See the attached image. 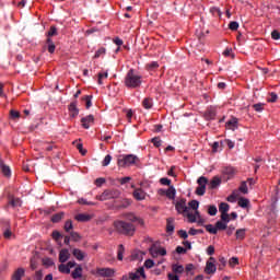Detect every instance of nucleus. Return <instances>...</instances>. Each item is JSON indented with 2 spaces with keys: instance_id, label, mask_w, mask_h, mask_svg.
<instances>
[{
  "instance_id": "nucleus-2",
  "label": "nucleus",
  "mask_w": 280,
  "mask_h": 280,
  "mask_svg": "<svg viewBox=\"0 0 280 280\" xmlns=\"http://www.w3.org/2000/svg\"><path fill=\"white\" fill-rule=\"evenodd\" d=\"M114 228L121 235L132 236V235H135V232L137 231V228L132 223L126 222V221H115Z\"/></svg>"
},
{
  "instance_id": "nucleus-52",
  "label": "nucleus",
  "mask_w": 280,
  "mask_h": 280,
  "mask_svg": "<svg viewBox=\"0 0 280 280\" xmlns=\"http://www.w3.org/2000/svg\"><path fill=\"white\" fill-rule=\"evenodd\" d=\"M238 190L242 192V194H248V186L246 185V182H242Z\"/></svg>"
},
{
  "instance_id": "nucleus-3",
  "label": "nucleus",
  "mask_w": 280,
  "mask_h": 280,
  "mask_svg": "<svg viewBox=\"0 0 280 280\" xmlns=\"http://www.w3.org/2000/svg\"><path fill=\"white\" fill-rule=\"evenodd\" d=\"M139 161V158L135 154L119 155L117 160L118 167H130Z\"/></svg>"
},
{
  "instance_id": "nucleus-21",
  "label": "nucleus",
  "mask_w": 280,
  "mask_h": 280,
  "mask_svg": "<svg viewBox=\"0 0 280 280\" xmlns=\"http://www.w3.org/2000/svg\"><path fill=\"white\" fill-rule=\"evenodd\" d=\"M82 266L78 265L75 269L71 272L72 279H82Z\"/></svg>"
},
{
  "instance_id": "nucleus-12",
  "label": "nucleus",
  "mask_w": 280,
  "mask_h": 280,
  "mask_svg": "<svg viewBox=\"0 0 280 280\" xmlns=\"http://www.w3.org/2000/svg\"><path fill=\"white\" fill-rule=\"evenodd\" d=\"M215 258L210 257V261L207 262L205 272L206 275H215Z\"/></svg>"
},
{
  "instance_id": "nucleus-53",
  "label": "nucleus",
  "mask_w": 280,
  "mask_h": 280,
  "mask_svg": "<svg viewBox=\"0 0 280 280\" xmlns=\"http://www.w3.org/2000/svg\"><path fill=\"white\" fill-rule=\"evenodd\" d=\"M106 78H108V72H100L98 73V84H104L103 80H106Z\"/></svg>"
},
{
  "instance_id": "nucleus-58",
  "label": "nucleus",
  "mask_w": 280,
  "mask_h": 280,
  "mask_svg": "<svg viewBox=\"0 0 280 280\" xmlns=\"http://www.w3.org/2000/svg\"><path fill=\"white\" fill-rule=\"evenodd\" d=\"M221 220L222 222H225V224H229L231 222V219L229 218V212L221 213Z\"/></svg>"
},
{
  "instance_id": "nucleus-8",
  "label": "nucleus",
  "mask_w": 280,
  "mask_h": 280,
  "mask_svg": "<svg viewBox=\"0 0 280 280\" xmlns=\"http://www.w3.org/2000/svg\"><path fill=\"white\" fill-rule=\"evenodd\" d=\"M175 209H176L177 213H183V215H185L189 211L190 208L187 207V200L182 199L176 202Z\"/></svg>"
},
{
  "instance_id": "nucleus-15",
  "label": "nucleus",
  "mask_w": 280,
  "mask_h": 280,
  "mask_svg": "<svg viewBox=\"0 0 280 280\" xmlns=\"http://www.w3.org/2000/svg\"><path fill=\"white\" fill-rule=\"evenodd\" d=\"M93 121H95V117H93V115H89L81 119L82 127L85 128V130H89L91 128Z\"/></svg>"
},
{
  "instance_id": "nucleus-23",
  "label": "nucleus",
  "mask_w": 280,
  "mask_h": 280,
  "mask_svg": "<svg viewBox=\"0 0 280 280\" xmlns=\"http://www.w3.org/2000/svg\"><path fill=\"white\" fill-rule=\"evenodd\" d=\"M142 106H143V108H145V110H150V108H152V106H154V101L150 97H145L142 101Z\"/></svg>"
},
{
  "instance_id": "nucleus-62",
  "label": "nucleus",
  "mask_w": 280,
  "mask_h": 280,
  "mask_svg": "<svg viewBox=\"0 0 280 280\" xmlns=\"http://www.w3.org/2000/svg\"><path fill=\"white\" fill-rule=\"evenodd\" d=\"M144 267H147L148 269L154 268V260H152V259H147V260L144 261Z\"/></svg>"
},
{
  "instance_id": "nucleus-7",
  "label": "nucleus",
  "mask_w": 280,
  "mask_h": 280,
  "mask_svg": "<svg viewBox=\"0 0 280 280\" xmlns=\"http://www.w3.org/2000/svg\"><path fill=\"white\" fill-rule=\"evenodd\" d=\"M149 253L151 257H154V258L159 257V255H161L162 257H165V255H167V249H165L164 247L152 245L149 249Z\"/></svg>"
},
{
  "instance_id": "nucleus-22",
  "label": "nucleus",
  "mask_w": 280,
  "mask_h": 280,
  "mask_svg": "<svg viewBox=\"0 0 280 280\" xmlns=\"http://www.w3.org/2000/svg\"><path fill=\"white\" fill-rule=\"evenodd\" d=\"M174 229H175L174 218H168L166 220V233H170V234L174 233Z\"/></svg>"
},
{
  "instance_id": "nucleus-55",
  "label": "nucleus",
  "mask_w": 280,
  "mask_h": 280,
  "mask_svg": "<svg viewBox=\"0 0 280 280\" xmlns=\"http://www.w3.org/2000/svg\"><path fill=\"white\" fill-rule=\"evenodd\" d=\"M104 183H106V178L98 177L95 179L94 185H96V187H102L104 185Z\"/></svg>"
},
{
  "instance_id": "nucleus-26",
  "label": "nucleus",
  "mask_w": 280,
  "mask_h": 280,
  "mask_svg": "<svg viewBox=\"0 0 280 280\" xmlns=\"http://www.w3.org/2000/svg\"><path fill=\"white\" fill-rule=\"evenodd\" d=\"M130 205H132L130 199H122L120 200V205L116 206V209H128Z\"/></svg>"
},
{
  "instance_id": "nucleus-10",
  "label": "nucleus",
  "mask_w": 280,
  "mask_h": 280,
  "mask_svg": "<svg viewBox=\"0 0 280 280\" xmlns=\"http://www.w3.org/2000/svg\"><path fill=\"white\" fill-rule=\"evenodd\" d=\"M124 218L128 220V222H137V224H139L140 226H144L145 222L143 221V219L137 217L135 213L129 212L124 214Z\"/></svg>"
},
{
  "instance_id": "nucleus-64",
  "label": "nucleus",
  "mask_w": 280,
  "mask_h": 280,
  "mask_svg": "<svg viewBox=\"0 0 280 280\" xmlns=\"http://www.w3.org/2000/svg\"><path fill=\"white\" fill-rule=\"evenodd\" d=\"M167 279L168 280H180V278L178 277V273H168L167 275Z\"/></svg>"
},
{
  "instance_id": "nucleus-18",
  "label": "nucleus",
  "mask_w": 280,
  "mask_h": 280,
  "mask_svg": "<svg viewBox=\"0 0 280 280\" xmlns=\"http://www.w3.org/2000/svg\"><path fill=\"white\" fill-rule=\"evenodd\" d=\"M72 255H73V257H75V259H77L78 261H84V257H86V253L82 252V250L79 249V248H74V249L72 250Z\"/></svg>"
},
{
  "instance_id": "nucleus-61",
  "label": "nucleus",
  "mask_w": 280,
  "mask_h": 280,
  "mask_svg": "<svg viewBox=\"0 0 280 280\" xmlns=\"http://www.w3.org/2000/svg\"><path fill=\"white\" fill-rule=\"evenodd\" d=\"M228 202H235V200H237V194L236 192H232L228 198H226Z\"/></svg>"
},
{
  "instance_id": "nucleus-43",
  "label": "nucleus",
  "mask_w": 280,
  "mask_h": 280,
  "mask_svg": "<svg viewBox=\"0 0 280 280\" xmlns=\"http://www.w3.org/2000/svg\"><path fill=\"white\" fill-rule=\"evenodd\" d=\"M151 143H153L155 148H161L163 141L161 140V138L155 137V138H152Z\"/></svg>"
},
{
  "instance_id": "nucleus-14",
  "label": "nucleus",
  "mask_w": 280,
  "mask_h": 280,
  "mask_svg": "<svg viewBox=\"0 0 280 280\" xmlns=\"http://www.w3.org/2000/svg\"><path fill=\"white\" fill-rule=\"evenodd\" d=\"M0 170L5 178H10L12 176V170L10 166L5 165V162H3L2 159H0Z\"/></svg>"
},
{
  "instance_id": "nucleus-56",
  "label": "nucleus",
  "mask_w": 280,
  "mask_h": 280,
  "mask_svg": "<svg viewBox=\"0 0 280 280\" xmlns=\"http://www.w3.org/2000/svg\"><path fill=\"white\" fill-rule=\"evenodd\" d=\"M223 56H225V58H229V56H231L232 58H235V55H233V48H226L223 51Z\"/></svg>"
},
{
  "instance_id": "nucleus-33",
  "label": "nucleus",
  "mask_w": 280,
  "mask_h": 280,
  "mask_svg": "<svg viewBox=\"0 0 280 280\" xmlns=\"http://www.w3.org/2000/svg\"><path fill=\"white\" fill-rule=\"evenodd\" d=\"M73 145H75L77 150H79L80 154H82V156L86 155V150L83 148L82 143L74 141Z\"/></svg>"
},
{
  "instance_id": "nucleus-40",
  "label": "nucleus",
  "mask_w": 280,
  "mask_h": 280,
  "mask_svg": "<svg viewBox=\"0 0 280 280\" xmlns=\"http://www.w3.org/2000/svg\"><path fill=\"white\" fill-rule=\"evenodd\" d=\"M93 96L92 95H86L84 97V101H85V108H91V106H93Z\"/></svg>"
},
{
  "instance_id": "nucleus-31",
  "label": "nucleus",
  "mask_w": 280,
  "mask_h": 280,
  "mask_svg": "<svg viewBox=\"0 0 280 280\" xmlns=\"http://www.w3.org/2000/svg\"><path fill=\"white\" fill-rule=\"evenodd\" d=\"M230 209H231V206H229V203H226V202H221L219 205V211H220L221 214L222 213H229Z\"/></svg>"
},
{
  "instance_id": "nucleus-54",
  "label": "nucleus",
  "mask_w": 280,
  "mask_h": 280,
  "mask_svg": "<svg viewBox=\"0 0 280 280\" xmlns=\"http://www.w3.org/2000/svg\"><path fill=\"white\" fill-rule=\"evenodd\" d=\"M229 27H230V30H232V32H237V30L240 27V23H237L235 21L230 22Z\"/></svg>"
},
{
  "instance_id": "nucleus-48",
  "label": "nucleus",
  "mask_w": 280,
  "mask_h": 280,
  "mask_svg": "<svg viewBox=\"0 0 280 280\" xmlns=\"http://www.w3.org/2000/svg\"><path fill=\"white\" fill-rule=\"evenodd\" d=\"M47 36L48 37L58 36V28H56V26H50V30L48 31Z\"/></svg>"
},
{
  "instance_id": "nucleus-46",
  "label": "nucleus",
  "mask_w": 280,
  "mask_h": 280,
  "mask_svg": "<svg viewBox=\"0 0 280 280\" xmlns=\"http://www.w3.org/2000/svg\"><path fill=\"white\" fill-rule=\"evenodd\" d=\"M208 213H209V215H218V207L209 206L208 207Z\"/></svg>"
},
{
  "instance_id": "nucleus-36",
  "label": "nucleus",
  "mask_w": 280,
  "mask_h": 280,
  "mask_svg": "<svg viewBox=\"0 0 280 280\" xmlns=\"http://www.w3.org/2000/svg\"><path fill=\"white\" fill-rule=\"evenodd\" d=\"M226 224H228V223H225V222L218 221V222L215 223L217 232H218V231H226V229H228V225H226Z\"/></svg>"
},
{
  "instance_id": "nucleus-34",
  "label": "nucleus",
  "mask_w": 280,
  "mask_h": 280,
  "mask_svg": "<svg viewBox=\"0 0 280 280\" xmlns=\"http://www.w3.org/2000/svg\"><path fill=\"white\" fill-rule=\"evenodd\" d=\"M63 229L66 233H71V231H73V221L71 220L66 221Z\"/></svg>"
},
{
  "instance_id": "nucleus-42",
  "label": "nucleus",
  "mask_w": 280,
  "mask_h": 280,
  "mask_svg": "<svg viewBox=\"0 0 280 280\" xmlns=\"http://www.w3.org/2000/svg\"><path fill=\"white\" fill-rule=\"evenodd\" d=\"M184 215H186V218L188 219V222H190V224H194V222H197V219L194 213L188 211Z\"/></svg>"
},
{
  "instance_id": "nucleus-19",
  "label": "nucleus",
  "mask_w": 280,
  "mask_h": 280,
  "mask_svg": "<svg viewBox=\"0 0 280 280\" xmlns=\"http://www.w3.org/2000/svg\"><path fill=\"white\" fill-rule=\"evenodd\" d=\"M92 218L91 214L79 213L74 217V220H77V222H89Z\"/></svg>"
},
{
  "instance_id": "nucleus-24",
  "label": "nucleus",
  "mask_w": 280,
  "mask_h": 280,
  "mask_svg": "<svg viewBox=\"0 0 280 280\" xmlns=\"http://www.w3.org/2000/svg\"><path fill=\"white\" fill-rule=\"evenodd\" d=\"M221 183H222V179H220V177L218 176L213 177L209 183V189H215V187H219Z\"/></svg>"
},
{
  "instance_id": "nucleus-35",
  "label": "nucleus",
  "mask_w": 280,
  "mask_h": 280,
  "mask_svg": "<svg viewBox=\"0 0 280 280\" xmlns=\"http://www.w3.org/2000/svg\"><path fill=\"white\" fill-rule=\"evenodd\" d=\"M236 240H244L246 237V230L245 229H240L235 233Z\"/></svg>"
},
{
  "instance_id": "nucleus-37",
  "label": "nucleus",
  "mask_w": 280,
  "mask_h": 280,
  "mask_svg": "<svg viewBox=\"0 0 280 280\" xmlns=\"http://www.w3.org/2000/svg\"><path fill=\"white\" fill-rule=\"evenodd\" d=\"M70 240H72V242H80V240H82V236H80V234L78 232H70Z\"/></svg>"
},
{
  "instance_id": "nucleus-16",
  "label": "nucleus",
  "mask_w": 280,
  "mask_h": 280,
  "mask_svg": "<svg viewBox=\"0 0 280 280\" xmlns=\"http://www.w3.org/2000/svg\"><path fill=\"white\" fill-rule=\"evenodd\" d=\"M132 196L136 200H145L147 194L141 188H135Z\"/></svg>"
},
{
  "instance_id": "nucleus-63",
  "label": "nucleus",
  "mask_w": 280,
  "mask_h": 280,
  "mask_svg": "<svg viewBox=\"0 0 280 280\" xmlns=\"http://www.w3.org/2000/svg\"><path fill=\"white\" fill-rule=\"evenodd\" d=\"M271 38H272L273 40H279V38H280V33H279V31L275 30V31L271 33Z\"/></svg>"
},
{
  "instance_id": "nucleus-38",
  "label": "nucleus",
  "mask_w": 280,
  "mask_h": 280,
  "mask_svg": "<svg viewBox=\"0 0 280 280\" xmlns=\"http://www.w3.org/2000/svg\"><path fill=\"white\" fill-rule=\"evenodd\" d=\"M125 248L122 245L118 246V254H117V259L118 261H122L124 260V253H125Z\"/></svg>"
},
{
  "instance_id": "nucleus-49",
  "label": "nucleus",
  "mask_w": 280,
  "mask_h": 280,
  "mask_svg": "<svg viewBox=\"0 0 280 280\" xmlns=\"http://www.w3.org/2000/svg\"><path fill=\"white\" fill-rule=\"evenodd\" d=\"M277 100H279V96L277 95V93L271 92V93L269 94V97L267 98V102L275 103V102H277Z\"/></svg>"
},
{
  "instance_id": "nucleus-59",
  "label": "nucleus",
  "mask_w": 280,
  "mask_h": 280,
  "mask_svg": "<svg viewBox=\"0 0 280 280\" xmlns=\"http://www.w3.org/2000/svg\"><path fill=\"white\" fill-rule=\"evenodd\" d=\"M10 116H11V119H19V117H21V113L16 112L14 109H11Z\"/></svg>"
},
{
  "instance_id": "nucleus-32",
  "label": "nucleus",
  "mask_w": 280,
  "mask_h": 280,
  "mask_svg": "<svg viewBox=\"0 0 280 280\" xmlns=\"http://www.w3.org/2000/svg\"><path fill=\"white\" fill-rule=\"evenodd\" d=\"M206 231L211 235H218V228L213 226V224H208L205 226Z\"/></svg>"
},
{
  "instance_id": "nucleus-50",
  "label": "nucleus",
  "mask_w": 280,
  "mask_h": 280,
  "mask_svg": "<svg viewBox=\"0 0 280 280\" xmlns=\"http://www.w3.org/2000/svg\"><path fill=\"white\" fill-rule=\"evenodd\" d=\"M161 185H166L167 187H172V179L167 178V177H162L160 179Z\"/></svg>"
},
{
  "instance_id": "nucleus-47",
  "label": "nucleus",
  "mask_w": 280,
  "mask_h": 280,
  "mask_svg": "<svg viewBox=\"0 0 280 280\" xmlns=\"http://www.w3.org/2000/svg\"><path fill=\"white\" fill-rule=\"evenodd\" d=\"M147 69H149V71H154V69H159V62L152 61V62L148 63Z\"/></svg>"
},
{
  "instance_id": "nucleus-44",
  "label": "nucleus",
  "mask_w": 280,
  "mask_h": 280,
  "mask_svg": "<svg viewBox=\"0 0 280 280\" xmlns=\"http://www.w3.org/2000/svg\"><path fill=\"white\" fill-rule=\"evenodd\" d=\"M188 206L194 211H197L198 207H200V202H198V200H191V201H189Z\"/></svg>"
},
{
  "instance_id": "nucleus-6",
  "label": "nucleus",
  "mask_w": 280,
  "mask_h": 280,
  "mask_svg": "<svg viewBox=\"0 0 280 280\" xmlns=\"http://www.w3.org/2000/svg\"><path fill=\"white\" fill-rule=\"evenodd\" d=\"M75 266H78V264L75 261H68L66 265H65V262H61L58 266V270L62 275H71V268H75Z\"/></svg>"
},
{
  "instance_id": "nucleus-45",
  "label": "nucleus",
  "mask_w": 280,
  "mask_h": 280,
  "mask_svg": "<svg viewBox=\"0 0 280 280\" xmlns=\"http://www.w3.org/2000/svg\"><path fill=\"white\" fill-rule=\"evenodd\" d=\"M105 54H106V48L101 47V48H98L97 51L95 52L94 58L97 59V58H100L101 56H104Z\"/></svg>"
},
{
  "instance_id": "nucleus-28",
  "label": "nucleus",
  "mask_w": 280,
  "mask_h": 280,
  "mask_svg": "<svg viewBox=\"0 0 280 280\" xmlns=\"http://www.w3.org/2000/svg\"><path fill=\"white\" fill-rule=\"evenodd\" d=\"M250 205V201L247 198L241 197L238 199V207L242 209H247V207Z\"/></svg>"
},
{
  "instance_id": "nucleus-17",
  "label": "nucleus",
  "mask_w": 280,
  "mask_h": 280,
  "mask_svg": "<svg viewBox=\"0 0 280 280\" xmlns=\"http://www.w3.org/2000/svg\"><path fill=\"white\" fill-rule=\"evenodd\" d=\"M23 277H25V269L22 268V267H20V268H18V269L13 272L11 279H12V280H21V279H23Z\"/></svg>"
},
{
  "instance_id": "nucleus-39",
  "label": "nucleus",
  "mask_w": 280,
  "mask_h": 280,
  "mask_svg": "<svg viewBox=\"0 0 280 280\" xmlns=\"http://www.w3.org/2000/svg\"><path fill=\"white\" fill-rule=\"evenodd\" d=\"M112 161H113V156L110 154H107L102 162L103 167H108Z\"/></svg>"
},
{
  "instance_id": "nucleus-9",
  "label": "nucleus",
  "mask_w": 280,
  "mask_h": 280,
  "mask_svg": "<svg viewBox=\"0 0 280 280\" xmlns=\"http://www.w3.org/2000/svg\"><path fill=\"white\" fill-rule=\"evenodd\" d=\"M97 277L110 278L115 277V269L110 268H98L96 269Z\"/></svg>"
},
{
  "instance_id": "nucleus-11",
  "label": "nucleus",
  "mask_w": 280,
  "mask_h": 280,
  "mask_svg": "<svg viewBox=\"0 0 280 280\" xmlns=\"http://www.w3.org/2000/svg\"><path fill=\"white\" fill-rule=\"evenodd\" d=\"M223 178L231 180L235 176V168L233 166H225L222 168Z\"/></svg>"
},
{
  "instance_id": "nucleus-5",
  "label": "nucleus",
  "mask_w": 280,
  "mask_h": 280,
  "mask_svg": "<svg viewBox=\"0 0 280 280\" xmlns=\"http://www.w3.org/2000/svg\"><path fill=\"white\" fill-rule=\"evenodd\" d=\"M197 183L199 186L196 188L195 194L197 196H205L207 192V185L209 184V179L205 176H201L198 178Z\"/></svg>"
},
{
  "instance_id": "nucleus-41",
  "label": "nucleus",
  "mask_w": 280,
  "mask_h": 280,
  "mask_svg": "<svg viewBox=\"0 0 280 280\" xmlns=\"http://www.w3.org/2000/svg\"><path fill=\"white\" fill-rule=\"evenodd\" d=\"M9 205H11V207H21V199L11 198L10 201H9Z\"/></svg>"
},
{
  "instance_id": "nucleus-1",
  "label": "nucleus",
  "mask_w": 280,
  "mask_h": 280,
  "mask_svg": "<svg viewBox=\"0 0 280 280\" xmlns=\"http://www.w3.org/2000/svg\"><path fill=\"white\" fill-rule=\"evenodd\" d=\"M124 82L127 89H139L143 83V77L137 73V70L130 69L128 70Z\"/></svg>"
},
{
  "instance_id": "nucleus-13",
  "label": "nucleus",
  "mask_w": 280,
  "mask_h": 280,
  "mask_svg": "<svg viewBox=\"0 0 280 280\" xmlns=\"http://www.w3.org/2000/svg\"><path fill=\"white\" fill-rule=\"evenodd\" d=\"M69 259H71V253H69V249L62 248L59 252V261H60V264H67V261H69Z\"/></svg>"
},
{
  "instance_id": "nucleus-60",
  "label": "nucleus",
  "mask_w": 280,
  "mask_h": 280,
  "mask_svg": "<svg viewBox=\"0 0 280 280\" xmlns=\"http://www.w3.org/2000/svg\"><path fill=\"white\" fill-rule=\"evenodd\" d=\"M177 235H179V237H182V240H187V237H189V234H187V231H185V230H179L177 232Z\"/></svg>"
},
{
  "instance_id": "nucleus-20",
  "label": "nucleus",
  "mask_w": 280,
  "mask_h": 280,
  "mask_svg": "<svg viewBox=\"0 0 280 280\" xmlns=\"http://www.w3.org/2000/svg\"><path fill=\"white\" fill-rule=\"evenodd\" d=\"M69 112H70L71 117H78V115L80 114V110L78 109V103L72 102L69 105Z\"/></svg>"
},
{
  "instance_id": "nucleus-25",
  "label": "nucleus",
  "mask_w": 280,
  "mask_h": 280,
  "mask_svg": "<svg viewBox=\"0 0 280 280\" xmlns=\"http://www.w3.org/2000/svg\"><path fill=\"white\" fill-rule=\"evenodd\" d=\"M172 271L175 275H183L185 272V267H183V265L175 264L172 266Z\"/></svg>"
},
{
  "instance_id": "nucleus-51",
  "label": "nucleus",
  "mask_w": 280,
  "mask_h": 280,
  "mask_svg": "<svg viewBox=\"0 0 280 280\" xmlns=\"http://www.w3.org/2000/svg\"><path fill=\"white\" fill-rule=\"evenodd\" d=\"M206 117H207V119H215V110H213V109H208V110L206 112Z\"/></svg>"
},
{
  "instance_id": "nucleus-29",
  "label": "nucleus",
  "mask_w": 280,
  "mask_h": 280,
  "mask_svg": "<svg viewBox=\"0 0 280 280\" xmlns=\"http://www.w3.org/2000/svg\"><path fill=\"white\" fill-rule=\"evenodd\" d=\"M226 128H229L230 130H235V128H237V118H232L226 122Z\"/></svg>"
},
{
  "instance_id": "nucleus-4",
  "label": "nucleus",
  "mask_w": 280,
  "mask_h": 280,
  "mask_svg": "<svg viewBox=\"0 0 280 280\" xmlns=\"http://www.w3.org/2000/svg\"><path fill=\"white\" fill-rule=\"evenodd\" d=\"M119 196H121V192L118 189H107L104 190L102 195H97L96 200L104 202L106 200H115L116 198H119Z\"/></svg>"
},
{
  "instance_id": "nucleus-57",
  "label": "nucleus",
  "mask_w": 280,
  "mask_h": 280,
  "mask_svg": "<svg viewBox=\"0 0 280 280\" xmlns=\"http://www.w3.org/2000/svg\"><path fill=\"white\" fill-rule=\"evenodd\" d=\"M254 110H256L257 113H261V110H264V103H258V104H254L253 105Z\"/></svg>"
},
{
  "instance_id": "nucleus-27",
  "label": "nucleus",
  "mask_w": 280,
  "mask_h": 280,
  "mask_svg": "<svg viewBox=\"0 0 280 280\" xmlns=\"http://www.w3.org/2000/svg\"><path fill=\"white\" fill-rule=\"evenodd\" d=\"M166 197H168L170 200H174L176 198V188L174 186H170L166 190Z\"/></svg>"
},
{
  "instance_id": "nucleus-30",
  "label": "nucleus",
  "mask_w": 280,
  "mask_h": 280,
  "mask_svg": "<svg viewBox=\"0 0 280 280\" xmlns=\"http://www.w3.org/2000/svg\"><path fill=\"white\" fill-rule=\"evenodd\" d=\"M62 218H65V212H59V213H56L51 217V222L54 224H58V222H60V220H62Z\"/></svg>"
}]
</instances>
